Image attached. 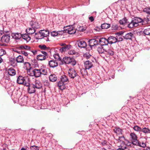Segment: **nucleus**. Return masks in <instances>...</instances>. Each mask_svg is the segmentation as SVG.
Masks as SVG:
<instances>
[{"instance_id":"obj_1","label":"nucleus","mask_w":150,"mask_h":150,"mask_svg":"<svg viewBox=\"0 0 150 150\" xmlns=\"http://www.w3.org/2000/svg\"><path fill=\"white\" fill-rule=\"evenodd\" d=\"M115 139L117 141V145L120 148H119L117 150H125L127 148V145L125 141L126 140L124 136H119L115 137Z\"/></svg>"},{"instance_id":"obj_2","label":"nucleus","mask_w":150,"mask_h":150,"mask_svg":"<svg viewBox=\"0 0 150 150\" xmlns=\"http://www.w3.org/2000/svg\"><path fill=\"white\" fill-rule=\"evenodd\" d=\"M142 19L138 17H135L132 19L131 22L128 25V27L129 28H132L139 25V23H142Z\"/></svg>"},{"instance_id":"obj_3","label":"nucleus","mask_w":150,"mask_h":150,"mask_svg":"<svg viewBox=\"0 0 150 150\" xmlns=\"http://www.w3.org/2000/svg\"><path fill=\"white\" fill-rule=\"evenodd\" d=\"M67 75L71 79L77 81L80 78V76L78 74L76 71L73 68H70L68 71Z\"/></svg>"},{"instance_id":"obj_4","label":"nucleus","mask_w":150,"mask_h":150,"mask_svg":"<svg viewBox=\"0 0 150 150\" xmlns=\"http://www.w3.org/2000/svg\"><path fill=\"white\" fill-rule=\"evenodd\" d=\"M49 34V31L45 30H41L39 31L38 33H35V35H38L36 36V38L38 39L46 37L48 36Z\"/></svg>"},{"instance_id":"obj_5","label":"nucleus","mask_w":150,"mask_h":150,"mask_svg":"<svg viewBox=\"0 0 150 150\" xmlns=\"http://www.w3.org/2000/svg\"><path fill=\"white\" fill-rule=\"evenodd\" d=\"M63 61L66 64H70L72 66H74L76 64V61L75 59L72 57H65L62 59Z\"/></svg>"},{"instance_id":"obj_6","label":"nucleus","mask_w":150,"mask_h":150,"mask_svg":"<svg viewBox=\"0 0 150 150\" xmlns=\"http://www.w3.org/2000/svg\"><path fill=\"white\" fill-rule=\"evenodd\" d=\"M130 139L132 143L134 145L138 142L137 135L134 132H132L130 134Z\"/></svg>"},{"instance_id":"obj_7","label":"nucleus","mask_w":150,"mask_h":150,"mask_svg":"<svg viewBox=\"0 0 150 150\" xmlns=\"http://www.w3.org/2000/svg\"><path fill=\"white\" fill-rule=\"evenodd\" d=\"M10 36L8 34H5L1 38V41L2 42L8 43L10 41Z\"/></svg>"},{"instance_id":"obj_8","label":"nucleus","mask_w":150,"mask_h":150,"mask_svg":"<svg viewBox=\"0 0 150 150\" xmlns=\"http://www.w3.org/2000/svg\"><path fill=\"white\" fill-rule=\"evenodd\" d=\"M30 25L32 28L35 29L38 28L40 27V25L38 22L35 20L30 21L29 23Z\"/></svg>"},{"instance_id":"obj_9","label":"nucleus","mask_w":150,"mask_h":150,"mask_svg":"<svg viewBox=\"0 0 150 150\" xmlns=\"http://www.w3.org/2000/svg\"><path fill=\"white\" fill-rule=\"evenodd\" d=\"M99 41L100 45L103 46L107 45L109 43L108 39H106L105 38H100Z\"/></svg>"},{"instance_id":"obj_10","label":"nucleus","mask_w":150,"mask_h":150,"mask_svg":"<svg viewBox=\"0 0 150 150\" xmlns=\"http://www.w3.org/2000/svg\"><path fill=\"white\" fill-rule=\"evenodd\" d=\"M89 45L91 47H93L96 46L98 44V40L94 39L90 40H89Z\"/></svg>"},{"instance_id":"obj_11","label":"nucleus","mask_w":150,"mask_h":150,"mask_svg":"<svg viewBox=\"0 0 150 150\" xmlns=\"http://www.w3.org/2000/svg\"><path fill=\"white\" fill-rule=\"evenodd\" d=\"M84 65L85 68L86 69H89L93 67L92 62L89 60H87L84 62Z\"/></svg>"},{"instance_id":"obj_12","label":"nucleus","mask_w":150,"mask_h":150,"mask_svg":"<svg viewBox=\"0 0 150 150\" xmlns=\"http://www.w3.org/2000/svg\"><path fill=\"white\" fill-rule=\"evenodd\" d=\"M114 132L116 134L117 136L115 137H114V138L115 137H118L119 136H120V135H122V130L119 127H116L115 128V129L113 130Z\"/></svg>"},{"instance_id":"obj_13","label":"nucleus","mask_w":150,"mask_h":150,"mask_svg":"<svg viewBox=\"0 0 150 150\" xmlns=\"http://www.w3.org/2000/svg\"><path fill=\"white\" fill-rule=\"evenodd\" d=\"M67 84V83L63 82H62V81H61L59 80L58 82L57 86L59 89L62 90L66 88V85Z\"/></svg>"},{"instance_id":"obj_14","label":"nucleus","mask_w":150,"mask_h":150,"mask_svg":"<svg viewBox=\"0 0 150 150\" xmlns=\"http://www.w3.org/2000/svg\"><path fill=\"white\" fill-rule=\"evenodd\" d=\"M109 43L110 44H112L116 43L118 41V39L117 37L111 36H110L108 38Z\"/></svg>"},{"instance_id":"obj_15","label":"nucleus","mask_w":150,"mask_h":150,"mask_svg":"<svg viewBox=\"0 0 150 150\" xmlns=\"http://www.w3.org/2000/svg\"><path fill=\"white\" fill-rule=\"evenodd\" d=\"M33 84L36 89H41L42 86V84L41 82L38 80H36L34 82V84Z\"/></svg>"},{"instance_id":"obj_16","label":"nucleus","mask_w":150,"mask_h":150,"mask_svg":"<svg viewBox=\"0 0 150 150\" xmlns=\"http://www.w3.org/2000/svg\"><path fill=\"white\" fill-rule=\"evenodd\" d=\"M77 43L78 46L81 48H85L87 45L86 42L82 40H79L77 42Z\"/></svg>"},{"instance_id":"obj_17","label":"nucleus","mask_w":150,"mask_h":150,"mask_svg":"<svg viewBox=\"0 0 150 150\" xmlns=\"http://www.w3.org/2000/svg\"><path fill=\"white\" fill-rule=\"evenodd\" d=\"M49 65L50 67L54 68L58 65V62L57 61L54 60H51L49 62Z\"/></svg>"},{"instance_id":"obj_18","label":"nucleus","mask_w":150,"mask_h":150,"mask_svg":"<svg viewBox=\"0 0 150 150\" xmlns=\"http://www.w3.org/2000/svg\"><path fill=\"white\" fill-rule=\"evenodd\" d=\"M36 88H35L33 84H30L28 87L27 90L28 92L29 93H35V91Z\"/></svg>"},{"instance_id":"obj_19","label":"nucleus","mask_w":150,"mask_h":150,"mask_svg":"<svg viewBox=\"0 0 150 150\" xmlns=\"http://www.w3.org/2000/svg\"><path fill=\"white\" fill-rule=\"evenodd\" d=\"M134 145L143 148H145L146 146V143L145 141H139L138 140V142H137Z\"/></svg>"},{"instance_id":"obj_20","label":"nucleus","mask_w":150,"mask_h":150,"mask_svg":"<svg viewBox=\"0 0 150 150\" xmlns=\"http://www.w3.org/2000/svg\"><path fill=\"white\" fill-rule=\"evenodd\" d=\"M67 32L70 34H74L76 31V29L74 28L72 26H70L66 29Z\"/></svg>"},{"instance_id":"obj_21","label":"nucleus","mask_w":150,"mask_h":150,"mask_svg":"<svg viewBox=\"0 0 150 150\" xmlns=\"http://www.w3.org/2000/svg\"><path fill=\"white\" fill-rule=\"evenodd\" d=\"M71 47V45H65L64 47H61L59 49V51L61 53L65 52V51H68L70 49Z\"/></svg>"},{"instance_id":"obj_22","label":"nucleus","mask_w":150,"mask_h":150,"mask_svg":"<svg viewBox=\"0 0 150 150\" xmlns=\"http://www.w3.org/2000/svg\"><path fill=\"white\" fill-rule=\"evenodd\" d=\"M7 72L8 74L11 76H14L16 74L15 70L12 67L8 69L7 70Z\"/></svg>"},{"instance_id":"obj_23","label":"nucleus","mask_w":150,"mask_h":150,"mask_svg":"<svg viewBox=\"0 0 150 150\" xmlns=\"http://www.w3.org/2000/svg\"><path fill=\"white\" fill-rule=\"evenodd\" d=\"M25 81L24 77L19 76L17 78V82L19 84H22L24 83Z\"/></svg>"},{"instance_id":"obj_24","label":"nucleus","mask_w":150,"mask_h":150,"mask_svg":"<svg viewBox=\"0 0 150 150\" xmlns=\"http://www.w3.org/2000/svg\"><path fill=\"white\" fill-rule=\"evenodd\" d=\"M34 76L35 77H38L41 76V73L40 69H34Z\"/></svg>"},{"instance_id":"obj_25","label":"nucleus","mask_w":150,"mask_h":150,"mask_svg":"<svg viewBox=\"0 0 150 150\" xmlns=\"http://www.w3.org/2000/svg\"><path fill=\"white\" fill-rule=\"evenodd\" d=\"M60 81L67 84L69 82V79L67 76L63 75L61 76Z\"/></svg>"},{"instance_id":"obj_26","label":"nucleus","mask_w":150,"mask_h":150,"mask_svg":"<svg viewBox=\"0 0 150 150\" xmlns=\"http://www.w3.org/2000/svg\"><path fill=\"white\" fill-rule=\"evenodd\" d=\"M22 35L21 34L18 33H14L12 34L13 37L16 40L20 39L22 37Z\"/></svg>"},{"instance_id":"obj_27","label":"nucleus","mask_w":150,"mask_h":150,"mask_svg":"<svg viewBox=\"0 0 150 150\" xmlns=\"http://www.w3.org/2000/svg\"><path fill=\"white\" fill-rule=\"evenodd\" d=\"M97 50L99 54L105 53L106 49L104 48L102 45H100L98 47Z\"/></svg>"},{"instance_id":"obj_28","label":"nucleus","mask_w":150,"mask_h":150,"mask_svg":"<svg viewBox=\"0 0 150 150\" xmlns=\"http://www.w3.org/2000/svg\"><path fill=\"white\" fill-rule=\"evenodd\" d=\"M50 80L51 81L55 82L57 79V77L56 75L54 74H51L49 77Z\"/></svg>"},{"instance_id":"obj_29","label":"nucleus","mask_w":150,"mask_h":150,"mask_svg":"<svg viewBox=\"0 0 150 150\" xmlns=\"http://www.w3.org/2000/svg\"><path fill=\"white\" fill-rule=\"evenodd\" d=\"M26 33L28 34L32 35L35 31V29L31 28H28L26 30Z\"/></svg>"},{"instance_id":"obj_30","label":"nucleus","mask_w":150,"mask_h":150,"mask_svg":"<svg viewBox=\"0 0 150 150\" xmlns=\"http://www.w3.org/2000/svg\"><path fill=\"white\" fill-rule=\"evenodd\" d=\"M22 37L27 42H28L30 39V37L28 34H24L22 35Z\"/></svg>"},{"instance_id":"obj_31","label":"nucleus","mask_w":150,"mask_h":150,"mask_svg":"<svg viewBox=\"0 0 150 150\" xmlns=\"http://www.w3.org/2000/svg\"><path fill=\"white\" fill-rule=\"evenodd\" d=\"M16 61L18 63H23L24 62V59L23 57L19 55L16 59Z\"/></svg>"},{"instance_id":"obj_32","label":"nucleus","mask_w":150,"mask_h":150,"mask_svg":"<svg viewBox=\"0 0 150 150\" xmlns=\"http://www.w3.org/2000/svg\"><path fill=\"white\" fill-rule=\"evenodd\" d=\"M86 68H83L80 70V73L82 76L84 77L88 74V73Z\"/></svg>"},{"instance_id":"obj_33","label":"nucleus","mask_w":150,"mask_h":150,"mask_svg":"<svg viewBox=\"0 0 150 150\" xmlns=\"http://www.w3.org/2000/svg\"><path fill=\"white\" fill-rule=\"evenodd\" d=\"M9 61L11 65L13 67L15 66L16 65V59L13 58H10L9 59Z\"/></svg>"},{"instance_id":"obj_34","label":"nucleus","mask_w":150,"mask_h":150,"mask_svg":"<svg viewBox=\"0 0 150 150\" xmlns=\"http://www.w3.org/2000/svg\"><path fill=\"white\" fill-rule=\"evenodd\" d=\"M37 59L39 60H43L46 58V56L42 54H40L37 56Z\"/></svg>"},{"instance_id":"obj_35","label":"nucleus","mask_w":150,"mask_h":150,"mask_svg":"<svg viewBox=\"0 0 150 150\" xmlns=\"http://www.w3.org/2000/svg\"><path fill=\"white\" fill-rule=\"evenodd\" d=\"M107 54L108 55L111 56H112L114 54V52L112 50V49H108V50L106 49V51H105V53L106 54Z\"/></svg>"},{"instance_id":"obj_36","label":"nucleus","mask_w":150,"mask_h":150,"mask_svg":"<svg viewBox=\"0 0 150 150\" xmlns=\"http://www.w3.org/2000/svg\"><path fill=\"white\" fill-rule=\"evenodd\" d=\"M133 35V34L132 33H129L126 34L124 38L126 39L131 40V39Z\"/></svg>"},{"instance_id":"obj_37","label":"nucleus","mask_w":150,"mask_h":150,"mask_svg":"<svg viewBox=\"0 0 150 150\" xmlns=\"http://www.w3.org/2000/svg\"><path fill=\"white\" fill-rule=\"evenodd\" d=\"M141 132H142L145 134L150 133V129L149 128L146 127L142 128Z\"/></svg>"},{"instance_id":"obj_38","label":"nucleus","mask_w":150,"mask_h":150,"mask_svg":"<svg viewBox=\"0 0 150 150\" xmlns=\"http://www.w3.org/2000/svg\"><path fill=\"white\" fill-rule=\"evenodd\" d=\"M110 24L104 23L102 24L101 27L103 29H107L110 28Z\"/></svg>"},{"instance_id":"obj_39","label":"nucleus","mask_w":150,"mask_h":150,"mask_svg":"<svg viewBox=\"0 0 150 150\" xmlns=\"http://www.w3.org/2000/svg\"><path fill=\"white\" fill-rule=\"evenodd\" d=\"M86 29L83 26H80L79 25H77L76 28V30L80 31H85Z\"/></svg>"},{"instance_id":"obj_40","label":"nucleus","mask_w":150,"mask_h":150,"mask_svg":"<svg viewBox=\"0 0 150 150\" xmlns=\"http://www.w3.org/2000/svg\"><path fill=\"white\" fill-rule=\"evenodd\" d=\"M40 71L41 73V75L43 74L44 75H46L47 74L48 72L46 69L42 68L41 69H40Z\"/></svg>"},{"instance_id":"obj_41","label":"nucleus","mask_w":150,"mask_h":150,"mask_svg":"<svg viewBox=\"0 0 150 150\" xmlns=\"http://www.w3.org/2000/svg\"><path fill=\"white\" fill-rule=\"evenodd\" d=\"M54 57L55 59H56L55 60L57 61H61L62 60L61 58L59 56V55L57 53L54 55Z\"/></svg>"},{"instance_id":"obj_42","label":"nucleus","mask_w":150,"mask_h":150,"mask_svg":"<svg viewBox=\"0 0 150 150\" xmlns=\"http://www.w3.org/2000/svg\"><path fill=\"white\" fill-rule=\"evenodd\" d=\"M34 69H30L27 71V74L30 76H34Z\"/></svg>"},{"instance_id":"obj_43","label":"nucleus","mask_w":150,"mask_h":150,"mask_svg":"<svg viewBox=\"0 0 150 150\" xmlns=\"http://www.w3.org/2000/svg\"><path fill=\"white\" fill-rule=\"evenodd\" d=\"M143 33L147 35H150V28H148L144 30Z\"/></svg>"},{"instance_id":"obj_44","label":"nucleus","mask_w":150,"mask_h":150,"mask_svg":"<svg viewBox=\"0 0 150 150\" xmlns=\"http://www.w3.org/2000/svg\"><path fill=\"white\" fill-rule=\"evenodd\" d=\"M133 129L135 131L140 132H141L142 128L137 125H136L133 127Z\"/></svg>"},{"instance_id":"obj_45","label":"nucleus","mask_w":150,"mask_h":150,"mask_svg":"<svg viewBox=\"0 0 150 150\" xmlns=\"http://www.w3.org/2000/svg\"><path fill=\"white\" fill-rule=\"evenodd\" d=\"M39 47L41 49L44 50H47L48 48L45 45H39Z\"/></svg>"},{"instance_id":"obj_46","label":"nucleus","mask_w":150,"mask_h":150,"mask_svg":"<svg viewBox=\"0 0 150 150\" xmlns=\"http://www.w3.org/2000/svg\"><path fill=\"white\" fill-rule=\"evenodd\" d=\"M143 11L150 15V7H146L143 10Z\"/></svg>"},{"instance_id":"obj_47","label":"nucleus","mask_w":150,"mask_h":150,"mask_svg":"<svg viewBox=\"0 0 150 150\" xmlns=\"http://www.w3.org/2000/svg\"><path fill=\"white\" fill-rule=\"evenodd\" d=\"M119 22L121 25H125L127 22V19L125 18L122 19L120 20Z\"/></svg>"},{"instance_id":"obj_48","label":"nucleus","mask_w":150,"mask_h":150,"mask_svg":"<svg viewBox=\"0 0 150 150\" xmlns=\"http://www.w3.org/2000/svg\"><path fill=\"white\" fill-rule=\"evenodd\" d=\"M31 150H39V147L36 146H30Z\"/></svg>"},{"instance_id":"obj_49","label":"nucleus","mask_w":150,"mask_h":150,"mask_svg":"<svg viewBox=\"0 0 150 150\" xmlns=\"http://www.w3.org/2000/svg\"><path fill=\"white\" fill-rule=\"evenodd\" d=\"M6 53L5 50L2 49H0V56H2Z\"/></svg>"},{"instance_id":"obj_50","label":"nucleus","mask_w":150,"mask_h":150,"mask_svg":"<svg viewBox=\"0 0 150 150\" xmlns=\"http://www.w3.org/2000/svg\"><path fill=\"white\" fill-rule=\"evenodd\" d=\"M51 35L52 36L55 37L58 35V33L56 31H53L51 33Z\"/></svg>"},{"instance_id":"obj_51","label":"nucleus","mask_w":150,"mask_h":150,"mask_svg":"<svg viewBox=\"0 0 150 150\" xmlns=\"http://www.w3.org/2000/svg\"><path fill=\"white\" fill-rule=\"evenodd\" d=\"M84 57L86 58L87 59L89 58L91 56V55L89 53H86L83 54Z\"/></svg>"},{"instance_id":"obj_52","label":"nucleus","mask_w":150,"mask_h":150,"mask_svg":"<svg viewBox=\"0 0 150 150\" xmlns=\"http://www.w3.org/2000/svg\"><path fill=\"white\" fill-rule=\"evenodd\" d=\"M23 49H25L28 50H30L31 47L30 46H28L25 45H24Z\"/></svg>"},{"instance_id":"obj_53","label":"nucleus","mask_w":150,"mask_h":150,"mask_svg":"<svg viewBox=\"0 0 150 150\" xmlns=\"http://www.w3.org/2000/svg\"><path fill=\"white\" fill-rule=\"evenodd\" d=\"M68 53L70 55L74 54L76 53V52L74 50H70L68 51Z\"/></svg>"},{"instance_id":"obj_54","label":"nucleus","mask_w":150,"mask_h":150,"mask_svg":"<svg viewBox=\"0 0 150 150\" xmlns=\"http://www.w3.org/2000/svg\"><path fill=\"white\" fill-rule=\"evenodd\" d=\"M149 21V19L148 18H144V19H142V23H147Z\"/></svg>"},{"instance_id":"obj_55","label":"nucleus","mask_w":150,"mask_h":150,"mask_svg":"<svg viewBox=\"0 0 150 150\" xmlns=\"http://www.w3.org/2000/svg\"><path fill=\"white\" fill-rule=\"evenodd\" d=\"M101 144L103 146H104L108 145V143L105 140H103L101 142Z\"/></svg>"},{"instance_id":"obj_56","label":"nucleus","mask_w":150,"mask_h":150,"mask_svg":"<svg viewBox=\"0 0 150 150\" xmlns=\"http://www.w3.org/2000/svg\"><path fill=\"white\" fill-rule=\"evenodd\" d=\"M24 65H25L26 66H28L29 69L31 68L30 64L28 62H25L24 63Z\"/></svg>"},{"instance_id":"obj_57","label":"nucleus","mask_w":150,"mask_h":150,"mask_svg":"<svg viewBox=\"0 0 150 150\" xmlns=\"http://www.w3.org/2000/svg\"><path fill=\"white\" fill-rule=\"evenodd\" d=\"M21 52L22 54L24 55L25 56H27L28 55V53L24 51H22Z\"/></svg>"},{"instance_id":"obj_58","label":"nucleus","mask_w":150,"mask_h":150,"mask_svg":"<svg viewBox=\"0 0 150 150\" xmlns=\"http://www.w3.org/2000/svg\"><path fill=\"white\" fill-rule=\"evenodd\" d=\"M24 86H30V83H27L25 82V81H24V83H23Z\"/></svg>"},{"instance_id":"obj_59","label":"nucleus","mask_w":150,"mask_h":150,"mask_svg":"<svg viewBox=\"0 0 150 150\" xmlns=\"http://www.w3.org/2000/svg\"><path fill=\"white\" fill-rule=\"evenodd\" d=\"M89 19L92 22L94 20V18L92 16L90 17L89 18Z\"/></svg>"},{"instance_id":"obj_60","label":"nucleus","mask_w":150,"mask_h":150,"mask_svg":"<svg viewBox=\"0 0 150 150\" xmlns=\"http://www.w3.org/2000/svg\"><path fill=\"white\" fill-rule=\"evenodd\" d=\"M41 52H42V54L43 55H44L46 56H47V53L46 52H45V51H42Z\"/></svg>"},{"instance_id":"obj_61","label":"nucleus","mask_w":150,"mask_h":150,"mask_svg":"<svg viewBox=\"0 0 150 150\" xmlns=\"http://www.w3.org/2000/svg\"><path fill=\"white\" fill-rule=\"evenodd\" d=\"M31 51L34 54H37V51L36 50H31Z\"/></svg>"},{"instance_id":"obj_62","label":"nucleus","mask_w":150,"mask_h":150,"mask_svg":"<svg viewBox=\"0 0 150 150\" xmlns=\"http://www.w3.org/2000/svg\"><path fill=\"white\" fill-rule=\"evenodd\" d=\"M122 40H123V38L122 37H120L119 38L118 40V41L120 42V41H122Z\"/></svg>"},{"instance_id":"obj_63","label":"nucleus","mask_w":150,"mask_h":150,"mask_svg":"<svg viewBox=\"0 0 150 150\" xmlns=\"http://www.w3.org/2000/svg\"><path fill=\"white\" fill-rule=\"evenodd\" d=\"M19 48L21 49H22V50H23V48H24V45H21L19 46Z\"/></svg>"},{"instance_id":"obj_64","label":"nucleus","mask_w":150,"mask_h":150,"mask_svg":"<svg viewBox=\"0 0 150 150\" xmlns=\"http://www.w3.org/2000/svg\"><path fill=\"white\" fill-rule=\"evenodd\" d=\"M60 46H65V45H66L65 43H61L60 44Z\"/></svg>"}]
</instances>
